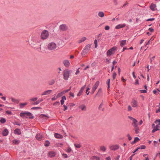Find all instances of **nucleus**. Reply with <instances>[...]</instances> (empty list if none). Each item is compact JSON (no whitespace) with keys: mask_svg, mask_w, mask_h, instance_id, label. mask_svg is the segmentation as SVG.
<instances>
[{"mask_svg":"<svg viewBox=\"0 0 160 160\" xmlns=\"http://www.w3.org/2000/svg\"><path fill=\"white\" fill-rule=\"evenodd\" d=\"M20 116L22 118H24V117H25L27 118V116H29L30 119H32L34 118V116H32L31 113L29 112H21L20 114Z\"/></svg>","mask_w":160,"mask_h":160,"instance_id":"nucleus-2","label":"nucleus"},{"mask_svg":"<svg viewBox=\"0 0 160 160\" xmlns=\"http://www.w3.org/2000/svg\"><path fill=\"white\" fill-rule=\"evenodd\" d=\"M9 98L11 99V100L12 102L15 103H18L19 102V101L18 99H16L12 97H10Z\"/></svg>","mask_w":160,"mask_h":160,"instance_id":"nucleus-22","label":"nucleus"},{"mask_svg":"<svg viewBox=\"0 0 160 160\" xmlns=\"http://www.w3.org/2000/svg\"><path fill=\"white\" fill-rule=\"evenodd\" d=\"M36 138L37 140L40 141L42 138V136L40 134H37L36 136Z\"/></svg>","mask_w":160,"mask_h":160,"instance_id":"nucleus-28","label":"nucleus"},{"mask_svg":"<svg viewBox=\"0 0 160 160\" xmlns=\"http://www.w3.org/2000/svg\"><path fill=\"white\" fill-rule=\"evenodd\" d=\"M52 92V90H48L44 92L41 94L42 95H48L50 94Z\"/></svg>","mask_w":160,"mask_h":160,"instance_id":"nucleus-14","label":"nucleus"},{"mask_svg":"<svg viewBox=\"0 0 160 160\" xmlns=\"http://www.w3.org/2000/svg\"><path fill=\"white\" fill-rule=\"evenodd\" d=\"M63 64L66 67H68L70 65V62L68 60H65L63 62Z\"/></svg>","mask_w":160,"mask_h":160,"instance_id":"nucleus-15","label":"nucleus"},{"mask_svg":"<svg viewBox=\"0 0 160 160\" xmlns=\"http://www.w3.org/2000/svg\"><path fill=\"white\" fill-rule=\"evenodd\" d=\"M138 148H140L139 149H144L146 148V146L144 145H142L140 146V147H138Z\"/></svg>","mask_w":160,"mask_h":160,"instance_id":"nucleus-41","label":"nucleus"},{"mask_svg":"<svg viewBox=\"0 0 160 160\" xmlns=\"http://www.w3.org/2000/svg\"><path fill=\"white\" fill-rule=\"evenodd\" d=\"M66 98L65 96H63L62 97V99L60 101L61 105H62L63 104L64 102V100H66Z\"/></svg>","mask_w":160,"mask_h":160,"instance_id":"nucleus-26","label":"nucleus"},{"mask_svg":"<svg viewBox=\"0 0 160 160\" xmlns=\"http://www.w3.org/2000/svg\"><path fill=\"white\" fill-rule=\"evenodd\" d=\"M100 149L101 151H105L106 150V148L104 146H102L100 147Z\"/></svg>","mask_w":160,"mask_h":160,"instance_id":"nucleus-39","label":"nucleus"},{"mask_svg":"<svg viewBox=\"0 0 160 160\" xmlns=\"http://www.w3.org/2000/svg\"><path fill=\"white\" fill-rule=\"evenodd\" d=\"M93 158L94 159H96V160H100L99 158L96 156H94Z\"/></svg>","mask_w":160,"mask_h":160,"instance_id":"nucleus-64","label":"nucleus"},{"mask_svg":"<svg viewBox=\"0 0 160 160\" xmlns=\"http://www.w3.org/2000/svg\"><path fill=\"white\" fill-rule=\"evenodd\" d=\"M126 43V40H122L120 42V46L122 47L123 46L125 45Z\"/></svg>","mask_w":160,"mask_h":160,"instance_id":"nucleus-29","label":"nucleus"},{"mask_svg":"<svg viewBox=\"0 0 160 160\" xmlns=\"http://www.w3.org/2000/svg\"><path fill=\"white\" fill-rule=\"evenodd\" d=\"M54 137L57 138H62V135L57 133L54 134Z\"/></svg>","mask_w":160,"mask_h":160,"instance_id":"nucleus-25","label":"nucleus"},{"mask_svg":"<svg viewBox=\"0 0 160 160\" xmlns=\"http://www.w3.org/2000/svg\"><path fill=\"white\" fill-rule=\"evenodd\" d=\"M159 125H158V124H157L156 126L154 127L153 128V129H152V133H154L157 131L159 130L160 129L158 128Z\"/></svg>","mask_w":160,"mask_h":160,"instance_id":"nucleus-19","label":"nucleus"},{"mask_svg":"<svg viewBox=\"0 0 160 160\" xmlns=\"http://www.w3.org/2000/svg\"><path fill=\"white\" fill-rule=\"evenodd\" d=\"M155 123L156 124H157L158 123V124H158V125H160V119L156 120L155 121Z\"/></svg>","mask_w":160,"mask_h":160,"instance_id":"nucleus-46","label":"nucleus"},{"mask_svg":"<svg viewBox=\"0 0 160 160\" xmlns=\"http://www.w3.org/2000/svg\"><path fill=\"white\" fill-rule=\"evenodd\" d=\"M132 105L133 107H136L137 106V102L135 99H133L132 102Z\"/></svg>","mask_w":160,"mask_h":160,"instance_id":"nucleus-17","label":"nucleus"},{"mask_svg":"<svg viewBox=\"0 0 160 160\" xmlns=\"http://www.w3.org/2000/svg\"><path fill=\"white\" fill-rule=\"evenodd\" d=\"M43 101V99L41 98L37 101L36 102L32 103V105H37Z\"/></svg>","mask_w":160,"mask_h":160,"instance_id":"nucleus-23","label":"nucleus"},{"mask_svg":"<svg viewBox=\"0 0 160 160\" xmlns=\"http://www.w3.org/2000/svg\"><path fill=\"white\" fill-rule=\"evenodd\" d=\"M140 92L142 93H146L147 92V90H145V89L141 90H140Z\"/></svg>","mask_w":160,"mask_h":160,"instance_id":"nucleus-54","label":"nucleus"},{"mask_svg":"<svg viewBox=\"0 0 160 160\" xmlns=\"http://www.w3.org/2000/svg\"><path fill=\"white\" fill-rule=\"evenodd\" d=\"M40 117L42 118H49V117L48 116H47L46 115L44 114H41L40 116Z\"/></svg>","mask_w":160,"mask_h":160,"instance_id":"nucleus-33","label":"nucleus"},{"mask_svg":"<svg viewBox=\"0 0 160 160\" xmlns=\"http://www.w3.org/2000/svg\"><path fill=\"white\" fill-rule=\"evenodd\" d=\"M55 82V81L54 79H52L48 82V84L49 85H52Z\"/></svg>","mask_w":160,"mask_h":160,"instance_id":"nucleus-35","label":"nucleus"},{"mask_svg":"<svg viewBox=\"0 0 160 160\" xmlns=\"http://www.w3.org/2000/svg\"><path fill=\"white\" fill-rule=\"evenodd\" d=\"M59 104H60L59 102L58 101H57V102H55V103H54L53 104V105L55 106V105H59Z\"/></svg>","mask_w":160,"mask_h":160,"instance_id":"nucleus-60","label":"nucleus"},{"mask_svg":"<svg viewBox=\"0 0 160 160\" xmlns=\"http://www.w3.org/2000/svg\"><path fill=\"white\" fill-rule=\"evenodd\" d=\"M117 48V47L114 46L109 49L107 52V56H110L112 54L114 53V52L116 50Z\"/></svg>","mask_w":160,"mask_h":160,"instance_id":"nucleus-5","label":"nucleus"},{"mask_svg":"<svg viewBox=\"0 0 160 160\" xmlns=\"http://www.w3.org/2000/svg\"><path fill=\"white\" fill-rule=\"evenodd\" d=\"M127 136L128 137V139L129 141H130L132 140V138L130 136L129 134H127Z\"/></svg>","mask_w":160,"mask_h":160,"instance_id":"nucleus-59","label":"nucleus"},{"mask_svg":"<svg viewBox=\"0 0 160 160\" xmlns=\"http://www.w3.org/2000/svg\"><path fill=\"white\" fill-rule=\"evenodd\" d=\"M69 95L72 97V98H74V93L71 92H70L69 93Z\"/></svg>","mask_w":160,"mask_h":160,"instance_id":"nucleus-53","label":"nucleus"},{"mask_svg":"<svg viewBox=\"0 0 160 160\" xmlns=\"http://www.w3.org/2000/svg\"><path fill=\"white\" fill-rule=\"evenodd\" d=\"M63 79L65 80L68 79L69 76L70 74L72 72V70H69L68 69L64 70L63 71Z\"/></svg>","mask_w":160,"mask_h":160,"instance_id":"nucleus-1","label":"nucleus"},{"mask_svg":"<svg viewBox=\"0 0 160 160\" xmlns=\"http://www.w3.org/2000/svg\"><path fill=\"white\" fill-rule=\"evenodd\" d=\"M86 87V85H85L84 86H83L80 89V90L79 91V92L77 94V96L78 97L80 96H81L82 94V93L84 91V89Z\"/></svg>","mask_w":160,"mask_h":160,"instance_id":"nucleus-9","label":"nucleus"},{"mask_svg":"<svg viewBox=\"0 0 160 160\" xmlns=\"http://www.w3.org/2000/svg\"><path fill=\"white\" fill-rule=\"evenodd\" d=\"M50 143L49 141L46 140L44 143V146L46 147H48L49 146Z\"/></svg>","mask_w":160,"mask_h":160,"instance_id":"nucleus-36","label":"nucleus"},{"mask_svg":"<svg viewBox=\"0 0 160 160\" xmlns=\"http://www.w3.org/2000/svg\"><path fill=\"white\" fill-rule=\"evenodd\" d=\"M6 113L9 115H11L12 114V112L10 111L7 110L6 111Z\"/></svg>","mask_w":160,"mask_h":160,"instance_id":"nucleus-58","label":"nucleus"},{"mask_svg":"<svg viewBox=\"0 0 160 160\" xmlns=\"http://www.w3.org/2000/svg\"><path fill=\"white\" fill-rule=\"evenodd\" d=\"M155 19V18H148L146 20V21H152L153 20H154Z\"/></svg>","mask_w":160,"mask_h":160,"instance_id":"nucleus-48","label":"nucleus"},{"mask_svg":"<svg viewBox=\"0 0 160 160\" xmlns=\"http://www.w3.org/2000/svg\"><path fill=\"white\" fill-rule=\"evenodd\" d=\"M56 153L54 151H50L48 153V156L50 158H52L55 156Z\"/></svg>","mask_w":160,"mask_h":160,"instance_id":"nucleus-12","label":"nucleus"},{"mask_svg":"<svg viewBox=\"0 0 160 160\" xmlns=\"http://www.w3.org/2000/svg\"><path fill=\"white\" fill-rule=\"evenodd\" d=\"M14 133L15 134L20 135L21 134V132L19 129L16 128L14 131Z\"/></svg>","mask_w":160,"mask_h":160,"instance_id":"nucleus-16","label":"nucleus"},{"mask_svg":"<svg viewBox=\"0 0 160 160\" xmlns=\"http://www.w3.org/2000/svg\"><path fill=\"white\" fill-rule=\"evenodd\" d=\"M72 151V149L70 147H68L66 150V151L68 153Z\"/></svg>","mask_w":160,"mask_h":160,"instance_id":"nucleus-50","label":"nucleus"},{"mask_svg":"<svg viewBox=\"0 0 160 160\" xmlns=\"http://www.w3.org/2000/svg\"><path fill=\"white\" fill-rule=\"evenodd\" d=\"M128 117L131 120H132L133 122L132 125L133 124L134 125V126L138 125V124L137 123L138 121L136 119L131 116H129Z\"/></svg>","mask_w":160,"mask_h":160,"instance_id":"nucleus-11","label":"nucleus"},{"mask_svg":"<svg viewBox=\"0 0 160 160\" xmlns=\"http://www.w3.org/2000/svg\"><path fill=\"white\" fill-rule=\"evenodd\" d=\"M99 81H97L96 82L95 84H94V85L93 86L92 88V90L91 91V94L92 95L94 93L96 89H97V88L98 87V86L99 85Z\"/></svg>","mask_w":160,"mask_h":160,"instance_id":"nucleus-6","label":"nucleus"},{"mask_svg":"<svg viewBox=\"0 0 160 160\" xmlns=\"http://www.w3.org/2000/svg\"><path fill=\"white\" fill-rule=\"evenodd\" d=\"M56 44L53 42L49 43L48 45V48L49 50H54L56 48Z\"/></svg>","mask_w":160,"mask_h":160,"instance_id":"nucleus-7","label":"nucleus"},{"mask_svg":"<svg viewBox=\"0 0 160 160\" xmlns=\"http://www.w3.org/2000/svg\"><path fill=\"white\" fill-rule=\"evenodd\" d=\"M102 88H99L98 90V92L96 93V95H97L98 97H100L102 93Z\"/></svg>","mask_w":160,"mask_h":160,"instance_id":"nucleus-24","label":"nucleus"},{"mask_svg":"<svg viewBox=\"0 0 160 160\" xmlns=\"http://www.w3.org/2000/svg\"><path fill=\"white\" fill-rule=\"evenodd\" d=\"M140 140V139L137 137H136L134 138V140L136 142Z\"/></svg>","mask_w":160,"mask_h":160,"instance_id":"nucleus-52","label":"nucleus"},{"mask_svg":"<svg viewBox=\"0 0 160 160\" xmlns=\"http://www.w3.org/2000/svg\"><path fill=\"white\" fill-rule=\"evenodd\" d=\"M63 107L64 108L63 109V111H65L66 110L68 109V107L67 106H66L65 105H63Z\"/></svg>","mask_w":160,"mask_h":160,"instance_id":"nucleus-62","label":"nucleus"},{"mask_svg":"<svg viewBox=\"0 0 160 160\" xmlns=\"http://www.w3.org/2000/svg\"><path fill=\"white\" fill-rule=\"evenodd\" d=\"M102 102L101 104H100V105L99 106L98 109H101L102 111H103L104 110V108H102Z\"/></svg>","mask_w":160,"mask_h":160,"instance_id":"nucleus-38","label":"nucleus"},{"mask_svg":"<svg viewBox=\"0 0 160 160\" xmlns=\"http://www.w3.org/2000/svg\"><path fill=\"white\" fill-rule=\"evenodd\" d=\"M8 133V131L7 129H5L2 132V134L3 136H7Z\"/></svg>","mask_w":160,"mask_h":160,"instance_id":"nucleus-20","label":"nucleus"},{"mask_svg":"<svg viewBox=\"0 0 160 160\" xmlns=\"http://www.w3.org/2000/svg\"><path fill=\"white\" fill-rule=\"evenodd\" d=\"M28 104L27 102L21 103L19 104L20 108H23L24 106L27 105Z\"/></svg>","mask_w":160,"mask_h":160,"instance_id":"nucleus-31","label":"nucleus"},{"mask_svg":"<svg viewBox=\"0 0 160 160\" xmlns=\"http://www.w3.org/2000/svg\"><path fill=\"white\" fill-rule=\"evenodd\" d=\"M13 124L14 125H16L18 126L20 125V123H18L16 121H15L14 122H12Z\"/></svg>","mask_w":160,"mask_h":160,"instance_id":"nucleus-51","label":"nucleus"},{"mask_svg":"<svg viewBox=\"0 0 160 160\" xmlns=\"http://www.w3.org/2000/svg\"><path fill=\"white\" fill-rule=\"evenodd\" d=\"M49 36V33L48 30H43L41 33V38L42 39H45Z\"/></svg>","mask_w":160,"mask_h":160,"instance_id":"nucleus-4","label":"nucleus"},{"mask_svg":"<svg viewBox=\"0 0 160 160\" xmlns=\"http://www.w3.org/2000/svg\"><path fill=\"white\" fill-rule=\"evenodd\" d=\"M135 128L134 130L135 131L136 134H138L139 133V128L138 126V125H137L134 126Z\"/></svg>","mask_w":160,"mask_h":160,"instance_id":"nucleus-27","label":"nucleus"},{"mask_svg":"<svg viewBox=\"0 0 160 160\" xmlns=\"http://www.w3.org/2000/svg\"><path fill=\"white\" fill-rule=\"evenodd\" d=\"M119 148V146L118 145H112L110 147V148L112 150H116Z\"/></svg>","mask_w":160,"mask_h":160,"instance_id":"nucleus-10","label":"nucleus"},{"mask_svg":"<svg viewBox=\"0 0 160 160\" xmlns=\"http://www.w3.org/2000/svg\"><path fill=\"white\" fill-rule=\"evenodd\" d=\"M38 99V98L37 97H35L34 98H32L30 99V100L31 101L35 102Z\"/></svg>","mask_w":160,"mask_h":160,"instance_id":"nucleus-47","label":"nucleus"},{"mask_svg":"<svg viewBox=\"0 0 160 160\" xmlns=\"http://www.w3.org/2000/svg\"><path fill=\"white\" fill-rule=\"evenodd\" d=\"M20 142V141L18 140L15 139L13 140L12 141L13 143V144H16V145L18 144Z\"/></svg>","mask_w":160,"mask_h":160,"instance_id":"nucleus-30","label":"nucleus"},{"mask_svg":"<svg viewBox=\"0 0 160 160\" xmlns=\"http://www.w3.org/2000/svg\"><path fill=\"white\" fill-rule=\"evenodd\" d=\"M60 29L62 31H65L68 29V27L65 24H62L59 27Z\"/></svg>","mask_w":160,"mask_h":160,"instance_id":"nucleus-8","label":"nucleus"},{"mask_svg":"<svg viewBox=\"0 0 160 160\" xmlns=\"http://www.w3.org/2000/svg\"><path fill=\"white\" fill-rule=\"evenodd\" d=\"M156 7V5L153 3H151L150 7V8L152 11L155 10V8Z\"/></svg>","mask_w":160,"mask_h":160,"instance_id":"nucleus-21","label":"nucleus"},{"mask_svg":"<svg viewBox=\"0 0 160 160\" xmlns=\"http://www.w3.org/2000/svg\"><path fill=\"white\" fill-rule=\"evenodd\" d=\"M90 88L89 87H87V89L86 90V93H87V95H89L90 92H88L89 90H90Z\"/></svg>","mask_w":160,"mask_h":160,"instance_id":"nucleus-49","label":"nucleus"},{"mask_svg":"<svg viewBox=\"0 0 160 160\" xmlns=\"http://www.w3.org/2000/svg\"><path fill=\"white\" fill-rule=\"evenodd\" d=\"M79 109H81L82 110L86 111L87 110L86 106L84 104H82L78 107Z\"/></svg>","mask_w":160,"mask_h":160,"instance_id":"nucleus-18","label":"nucleus"},{"mask_svg":"<svg viewBox=\"0 0 160 160\" xmlns=\"http://www.w3.org/2000/svg\"><path fill=\"white\" fill-rule=\"evenodd\" d=\"M110 79H109L108 80L107 82V83L108 85V89L110 88Z\"/></svg>","mask_w":160,"mask_h":160,"instance_id":"nucleus-37","label":"nucleus"},{"mask_svg":"<svg viewBox=\"0 0 160 160\" xmlns=\"http://www.w3.org/2000/svg\"><path fill=\"white\" fill-rule=\"evenodd\" d=\"M148 30L150 31V32H153L154 31V29L152 28H149Z\"/></svg>","mask_w":160,"mask_h":160,"instance_id":"nucleus-61","label":"nucleus"},{"mask_svg":"<svg viewBox=\"0 0 160 160\" xmlns=\"http://www.w3.org/2000/svg\"><path fill=\"white\" fill-rule=\"evenodd\" d=\"M91 47V44H89L87 45L83 49L82 52L81 54L82 55H84L87 54L88 52L89 51L90 48Z\"/></svg>","mask_w":160,"mask_h":160,"instance_id":"nucleus-3","label":"nucleus"},{"mask_svg":"<svg viewBox=\"0 0 160 160\" xmlns=\"http://www.w3.org/2000/svg\"><path fill=\"white\" fill-rule=\"evenodd\" d=\"M128 111H130L132 110V108L130 105H128Z\"/></svg>","mask_w":160,"mask_h":160,"instance_id":"nucleus-56","label":"nucleus"},{"mask_svg":"<svg viewBox=\"0 0 160 160\" xmlns=\"http://www.w3.org/2000/svg\"><path fill=\"white\" fill-rule=\"evenodd\" d=\"M41 109V108L40 107H32L31 108V109L32 110H37L38 109Z\"/></svg>","mask_w":160,"mask_h":160,"instance_id":"nucleus-45","label":"nucleus"},{"mask_svg":"<svg viewBox=\"0 0 160 160\" xmlns=\"http://www.w3.org/2000/svg\"><path fill=\"white\" fill-rule=\"evenodd\" d=\"M74 146L75 147L78 148H81V145L80 144H78L74 143Z\"/></svg>","mask_w":160,"mask_h":160,"instance_id":"nucleus-40","label":"nucleus"},{"mask_svg":"<svg viewBox=\"0 0 160 160\" xmlns=\"http://www.w3.org/2000/svg\"><path fill=\"white\" fill-rule=\"evenodd\" d=\"M126 26V24L125 23L119 24L116 26L115 27V28L117 29H119L125 27Z\"/></svg>","mask_w":160,"mask_h":160,"instance_id":"nucleus-13","label":"nucleus"},{"mask_svg":"<svg viewBox=\"0 0 160 160\" xmlns=\"http://www.w3.org/2000/svg\"><path fill=\"white\" fill-rule=\"evenodd\" d=\"M62 156L64 157V158H66L68 157V155L66 154L63 153L62 154Z\"/></svg>","mask_w":160,"mask_h":160,"instance_id":"nucleus-55","label":"nucleus"},{"mask_svg":"<svg viewBox=\"0 0 160 160\" xmlns=\"http://www.w3.org/2000/svg\"><path fill=\"white\" fill-rule=\"evenodd\" d=\"M95 48H97L98 47V41L97 39H95L94 41Z\"/></svg>","mask_w":160,"mask_h":160,"instance_id":"nucleus-42","label":"nucleus"},{"mask_svg":"<svg viewBox=\"0 0 160 160\" xmlns=\"http://www.w3.org/2000/svg\"><path fill=\"white\" fill-rule=\"evenodd\" d=\"M104 13L102 12H98V15L101 18H102L104 16Z\"/></svg>","mask_w":160,"mask_h":160,"instance_id":"nucleus-32","label":"nucleus"},{"mask_svg":"<svg viewBox=\"0 0 160 160\" xmlns=\"http://www.w3.org/2000/svg\"><path fill=\"white\" fill-rule=\"evenodd\" d=\"M105 29L106 30H108L110 29V27L109 26L107 25L105 27Z\"/></svg>","mask_w":160,"mask_h":160,"instance_id":"nucleus-57","label":"nucleus"},{"mask_svg":"<svg viewBox=\"0 0 160 160\" xmlns=\"http://www.w3.org/2000/svg\"><path fill=\"white\" fill-rule=\"evenodd\" d=\"M62 92H61L59 93L57 95V98H58L59 97H60L61 96H62Z\"/></svg>","mask_w":160,"mask_h":160,"instance_id":"nucleus-43","label":"nucleus"},{"mask_svg":"<svg viewBox=\"0 0 160 160\" xmlns=\"http://www.w3.org/2000/svg\"><path fill=\"white\" fill-rule=\"evenodd\" d=\"M6 122V120L4 118H1L0 120V122L1 123L3 124L4 123Z\"/></svg>","mask_w":160,"mask_h":160,"instance_id":"nucleus-34","label":"nucleus"},{"mask_svg":"<svg viewBox=\"0 0 160 160\" xmlns=\"http://www.w3.org/2000/svg\"><path fill=\"white\" fill-rule=\"evenodd\" d=\"M117 75V73L116 72H114L112 74V78L114 80L115 79L116 76Z\"/></svg>","mask_w":160,"mask_h":160,"instance_id":"nucleus-44","label":"nucleus"},{"mask_svg":"<svg viewBox=\"0 0 160 160\" xmlns=\"http://www.w3.org/2000/svg\"><path fill=\"white\" fill-rule=\"evenodd\" d=\"M113 2L115 5H117L118 4V2L117 0H114Z\"/></svg>","mask_w":160,"mask_h":160,"instance_id":"nucleus-63","label":"nucleus"}]
</instances>
